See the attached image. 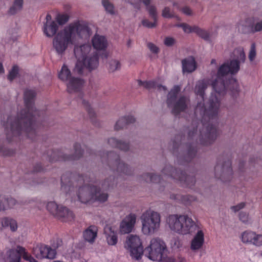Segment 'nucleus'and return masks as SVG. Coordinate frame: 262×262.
Masks as SVG:
<instances>
[{"mask_svg": "<svg viewBox=\"0 0 262 262\" xmlns=\"http://www.w3.org/2000/svg\"><path fill=\"white\" fill-rule=\"evenodd\" d=\"M216 74L212 76L211 85L215 79ZM227 81H225V90L224 93H217L212 86L214 92L210 96L209 105L207 108L204 104V98L205 91L209 84V80L203 79L198 80L195 84L194 93L196 96H199L202 100L198 103L195 109V114L198 116L200 114L202 117L200 123L198 124L196 128L190 130L188 133L189 139H195L198 138L200 143L204 145H208L213 142L216 138L218 133L216 126L212 124L213 120L216 119L220 111L221 101L219 96L224 95L227 90Z\"/></svg>", "mask_w": 262, "mask_h": 262, "instance_id": "nucleus-1", "label": "nucleus"}, {"mask_svg": "<svg viewBox=\"0 0 262 262\" xmlns=\"http://www.w3.org/2000/svg\"><path fill=\"white\" fill-rule=\"evenodd\" d=\"M35 96L36 92L34 90H26L24 92L25 109L16 116H8L7 121H3V124L8 140L24 132L31 138H32V135H35L36 116L39 114V111L34 107Z\"/></svg>", "mask_w": 262, "mask_h": 262, "instance_id": "nucleus-2", "label": "nucleus"}, {"mask_svg": "<svg viewBox=\"0 0 262 262\" xmlns=\"http://www.w3.org/2000/svg\"><path fill=\"white\" fill-rule=\"evenodd\" d=\"M166 224L170 230L182 235H192L190 249L194 252L201 250L205 243V232L201 225L187 214H171L167 216Z\"/></svg>", "mask_w": 262, "mask_h": 262, "instance_id": "nucleus-3", "label": "nucleus"}, {"mask_svg": "<svg viewBox=\"0 0 262 262\" xmlns=\"http://www.w3.org/2000/svg\"><path fill=\"white\" fill-rule=\"evenodd\" d=\"M61 188L67 195H71L74 185H82L79 187L77 192V199L81 203L86 204L94 201L104 202L107 200V193L90 184V178L88 176H79L76 180L72 177L71 174L68 173L61 176Z\"/></svg>", "mask_w": 262, "mask_h": 262, "instance_id": "nucleus-4", "label": "nucleus"}, {"mask_svg": "<svg viewBox=\"0 0 262 262\" xmlns=\"http://www.w3.org/2000/svg\"><path fill=\"white\" fill-rule=\"evenodd\" d=\"M92 32L86 22L76 21L58 32L53 40V47L57 54L63 55L69 46L74 45L77 38L88 39Z\"/></svg>", "mask_w": 262, "mask_h": 262, "instance_id": "nucleus-5", "label": "nucleus"}, {"mask_svg": "<svg viewBox=\"0 0 262 262\" xmlns=\"http://www.w3.org/2000/svg\"><path fill=\"white\" fill-rule=\"evenodd\" d=\"M232 56L233 59L224 62L218 68L216 78L212 82V86L217 93L225 92V79L227 75L236 74L240 70V64L246 60V55L242 47L235 49Z\"/></svg>", "mask_w": 262, "mask_h": 262, "instance_id": "nucleus-6", "label": "nucleus"}, {"mask_svg": "<svg viewBox=\"0 0 262 262\" xmlns=\"http://www.w3.org/2000/svg\"><path fill=\"white\" fill-rule=\"evenodd\" d=\"M74 54L77 59L74 72L82 74L84 68L89 71L96 69L99 65L98 53L89 43H85L74 48Z\"/></svg>", "mask_w": 262, "mask_h": 262, "instance_id": "nucleus-7", "label": "nucleus"}, {"mask_svg": "<svg viewBox=\"0 0 262 262\" xmlns=\"http://www.w3.org/2000/svg\"><path fill=\"white\" fill-rule=\"evenodd\" d=\"M141 231L145 235H151L157 232L160 229L161 216L156 211L148 209L140 216Z\"/></svg>", "mask_w": 262, "mask_h": 262, "instance_id": "nucleus-8", "label": "nucleus"}, {"mask_svg": "<svg viewBox=\"0 0 262 262\" xmlns=\"http://www.w3.org/2000/svg\"><path fill=\"white\" fill-rule=\"evenodd\" d=\"M180 90L179 85H174L167 95V105L171 108L172 113L174 115H178L180 112L184 111L190 103L189 99L185 96H181L177 99Z\"/></svg>", "mask_w": 262, "mask_h": 262, "instance_id": "nucleus-9", "label": "nucleus"}, {"mask_svg": "<svg viewBox=\"0 0 262 262\" xmlns=\"http://www.w3.org/2000/svg\"><path fill=\"white\" fill-rule=\"evenodd\" d=\"M58 77L61 80L66 82L67 90L70 93L79 91L84 84L83 79L72 76L70 70L64 64L58 74Z\"/></svg>", "mask_w": 262, "mask_h": 262, "instance_id": "nucleus-10", "label": "nucleus"}, {"mask_svg": "<svg viewBox=\"0 0 262 262\" xmlns=\"http://www.w3.org/2000/svg\"><path fill=\"white\" fill-rule=\"evenodd\" d=\"M166 249L164 242L160 238H152L149 245L144 250L145 255L153 261L161 260L164 251Z\"/></svg>", "mask_w": 262, "mask_h": 262, "instance_id": "nucleus-11", "label": "nucleus"}, {"mask_svg": "<svg viewBox=\"0 0 262 262\" xmlns=\"http://www.w3.org/2000/svg\"><path fill=\"white\" fill-rule=\"evenodd\" d=\"M125 248L130 253L133 259L140 260L143 254V248L140 237L136 235L127 236L124 245Z\"/></svg>", "mask_w": 262, "mask_h": 262, "instance_id": "nucleus-12", "label": "nucleus"}, {"mask_svg": "<svg viewBox=\"0 0 262 262\" xmlns=\"http://www.w3.org/2000/svg\"><path fill=\"white\" fill-rule=\"evenodd\" d=\"M162 173L180 181L181 183L185 184L189 187L193 185L194 182V179L193 177L187 176L185 172L173 169L170 165L166 166L163 169Z\"/></svg>", "mask_w": 262, "mask_h": 262, "instance_id": "nucleus-13", "label": "nucleus"}, {"mask_svg": "<svg viewBox=\"0 0 262 262\" xmlns=\"http://www.w3.org/2000/svg\"><path fill=\"white\" fill-rule=\"evenodd\" d=\"M101 158L102 161H106L110 166L116 167V169L115 167L112 168L113 170H116L118 172L125 174H129L130 173L128 167L125 165L124 163L120 162L119 156L116 154L110 152L104 155Z\"/></svg>", "mask_w": 262, "mask_h": 262, "instance_id": "nucleus-14", "label": "nucleus"}, {"mask_svg": "<svg viewBox=\"0 0 262 262\" xmlns=\"http://www.w3.org/2000/svg\"><path fill=\"white\" fill-rule=\"evenodd\" d=\"M239 238L244 244L253 245L256 247H262V234L247 230L241 233Z\"/></svg>", "mask_w": 262, "mask_h": 262, "instance_id": "nucleus-15", "label": "nucleus"}, {"mask_svg": "<svg viewBox=\"0 0 262 262\" xmlns=\"http://www.w3.org/2000/svg\"><path fill=\"white\" fill-rule=\"evenodd\" d=\"M74 155L72 156H67L61 151L57 150L53 151L49 160L51 162L57 161H66L77 160L82 155L83 151L81 149V146L79 144H75L74 146Z\"/></svg>", "mask_w": 262, "mask_h": 262, "instance_id": "nucleus-16", "label": "nucleus"}, {"mask_svg": "<svg viewBox=\"0 0 262 262\" xmlns=\"http://www.w3.org/2000/svg\"><path fill=\"white\" fill-rule=\"evenodd\" d=\"M32 252L39 259H54L56 255V251L54 249L45 245L36 246L33 248Z\"/></svg>", "mask_w": 262, "mask_h": 262, "instance_id": "nucleus-17", "label": "nucleus"}, {"mask_svg": "<svg viewBox=\"0 0 262 262\" xmlns=\"http://www.w3.org/2000/svg\"><path fill=\"white\" fill-rule=\"evenodd\" d=\"M137 216L134 213H130L126 215L121 222L119 226V231L121 234H125L130 233L135 225Z\"/></svg>", "mask_w": 262, "mask_h": 262, "instance_id": "nucleus-18", "label": "nucleus"}, {"mask_svg": "<svg viewBox=\"0 0 262 262\" xmlns=\"http://www.w3.org/2000/svg\"><path fill=\"white\" fill-rule=\"evenodd\" d=\"M231 163L230 161L228 160L225 161L224 163H221V162H218L217 164L214 168L215 174L216 177H218V173L221 172V176L219 178L222 181H225L224 177L226 175H231L232 174Z\"/></svg>", "mask_w": 262, "mask_h": 262, "instance_id": "nucleus-19", "label": "nucleus"}, {"mask_svg": "<svg viewBox=\"0 0 262 262\" xmlns=\"http://www.w3.org/2000/svg\"><path fill=\"white\" fill-rule=\"evenodd\" d=\"M92 43L97 51H104L108 46V41L104 36L95 34L92 39Z\"/></svg>", "mask_w": 262, "mask_h": 262, "instance_id": "nucleus-20", "label": "nucleus"}, {"mask_svg": "<svg viewBox=\"0 0 262 262\" xmlns=\"http://www.w3.org/2000/svg\"><path fill=\"white\" fill-rule=\"evenodd\" d=\"M181 63L183 73H191L196 69V62L195 58L192 56H188L183 59Z\"/></svg>", "mask_w": 262, "mask_h": 262, "instance_id": "nucleus-21", "label": "nucleus"}, {"mask_svg": "<svg viewBox=\"0 0 262 262\" xmlns=\"http://www.w3.org/2000/svg\"><path fill=\"white\" fill-rule=\"evenodd\" d=\"M245 25L247 27V31L252 33L259 32L262 30V19L259 21L256 20L254 18H248L245 21V24L240 25Z\"/></svg>", "mask_w": 262, "mask_h": 262, "instance_id": "nucleus-22", "label": "nucleus"}, {"mask_svg": "<svg viewBox=\"0 0 262 262\" xmlns=\"http://www.w3.org/2000/svg\"><path fill=\"white\" fill-rule=\"evenodd\" d=\"M7 228H9L12 232L16 231L18 228L16 221L9 217L0 219V230Z\"/></svg>", "mask_w": 262, "mask_h": 262, "instance_id": "nucleus-23", "label": "nucleus"}, {"mask_svg": "<svg viewBox=\"0 0 262 262\" xmlns=\"http://www.w3.org/2000/svg\"><path fill=\"white\" fill-rule=\"evenodd\" d=\"M104 231L107 244L111 246L116 245L118 242L117 232L110 226L105 227Z\"/></svg>", "mask_w": 262, "mask_h": 262, "instance_id": "nucleus-24", "label": "nucleus"}, {"mask_svg": "<svg viewBox=\"0 0 262 262\" xmlns=\"http://www.w3.org/2000/svg\"><path fill=\"white\" fill-rule=\"evenodd\" d=\"M58 28V25L55 21L50 23H45L43 31L47 37H52L56 34Z\"/></svg>", "mask_w": 262, "mask_h": 262, "instance_id": "nucleus-25", "label": "nucleus"}, {"mask_svg": "<svg viewBox=\"0 0 262 262\" xmlns=\"http://www.w3.org/2000/svg\"><path fill=\"white\" fill-rule=\"evenodd\" d=\"M97 227L95 226H90L83 232L84 239L90 243H93L97 235Z\"/></svg>", "mask_w": 262, "mask_h": 262, "instance_id": "nucleus-26", "label": "nucleus"}, {"mask_svg": "<svg viewBox=\"0 0 262 262\" xmlns=\"http://www.w3.org/2000/svg\"><path fill=\"white\" fill-rule=\"evenodd\" d=\"M58 212L59 213L56 216L61 219L63 222L71 221L74 219V215L73 212L66 207L61 206Z\"/></svg>", "mask_w": 262, "mask_h": 262, "instance_id": "nucleus-27", "label": "nucleus"}, {"mask_svg": "<svg viewBox=\"0 0 262 262\" xmlns=\"http://www.w3.org/2000/svg\"><path fill=\"white\" fill-rule=\"evenodd\" d=\"M135 121V118L132 115H128L121 117L116 122L114 127L115 129L119 130L122 129L126 125L134 122Z\"/></svg>", "mask_w": 262, "mask_h": 262, "instance_id": "nucleus-28", "label": "nucleus"}, {"mask_svg": "<svg viewBox=\"0 0 262 262\" xmlns=\"http://www.w3.org/2000/svg\"><path fill=\"white\" fill-rule=\"evenodd\" d=\"M139 84L148 89H155L160 91L166 92L167 88L165 86H163L158 84L154 81H142L141 80L138 81Z\"/></svg>", "mask_w": 262, "mask_h": 262, "instance_id": "nucleus-29", "label": "nucleus"}, {"mask_svg": "<svg viewBox=\"0 0 262 262\" xmlns=\"http://www.w3.org/2000/svg\"><path fill=\"white\" fill-rule=\"evenodd\" d=\"M1 206L4 207V210L13 208L16 204V200L12 198L0 196Z\"/></svg>", "mask_w": 262, "mask_h": 262, "instance_id": "nucleus-30", "label": "nucleus"}, {"mask_svg": "<svg viewBox=\"0 0 262 262\" xmlns=\"http://www.w3.org/2000/svg\"><path fill=\"white\" fill-rule=\"evenodd\" d=\"M108 143L112 146L118 148L121 150L126 151L128 149V144L121 142L120 141H118L114 138H110L108 140Z\"/></svg>", "mask_w": 262, "mask_h": 262, "instance_id": "nucleus-31", "label": "nucleus"}, {"mask_svg": "<svg viewBox=\"0 0 262 262\" xmlns=\"http://www.w3.org/2000/svg\"><path fill=\"white\" fill-rule=\"evenodd\" d=\"M9 262H20L22 253L19 252L18 246L16 249H10L8 252Z\"/></svg>", "mask_w": 262, "mask_h": 262, "instance_id": "nucleus-32", "label": "nucleus"}, {"mask_svg": "<svg viewBox=\"0 0 262 262\" xmlns=\"http://www.w3.org/2000/svg\"><path fill=\"white\" fill-rule=\"evenodd\" d=\"M23 0H14L13 5L9 10V13L10 14H14L20 11L23 8Z\"/></svg>", "mask_w": 262, "mask_h": 262, "instance_id": "nucleus-33", "label": "nucleus"}, {"mask_svg": "<svg viewBox=\"0 0 262 262\" xmlns=\"http://www.w3.org/2000/svg\"><path fill=\"white\" fill-rule=\"evenodd\" d=\"M60 207L61 206H58L55 202H50L47 204V210L55 216L59 213Z\"/></svg>", "mask_w": 262, "mask_h": 262, "instance_id": "nucleus-34", "label": "nucleus"}, {"mask_svg": "<svg viewBox=\"0 0 262 262\" xmlns=\"http://www.w3.org/2000/svg\"><path fill=\"white\" fill-rule=\"evenodd\" d=\"M146 9L148 12L149 15L153 20H158V13L156 7L151 3L145 5Z\"/></svg>", "mask_w": 262, "mask_h": 262, "instance_id": "nucleus-35", "label": "nucleus"}, {"mask_svg": "<svg viewBox=\"0 0 262 262\" xmlns=\"http://www.w3.org/2000/svg\"><path fill=\"white\" fill-rule=\"evenodd\" d=\"M125 2L132 5L135 9L139 10L142 3L144 5H147L151 3V0H125Z\"/></svg>", "mask_w": 262, "mask_h": 262, "instance_id": "nucleus-36", "label": "nucleus"}, {"mask_svg": "<svg viewBox=\"0 0 262 262\" xmlns=\"http://www.w3.org/2000/svg\"><path fill=\"white\" fill-rule=\"evenodd\" d=\"M18 250L19 252L22 253V256L25 260L29 262H38L26 251L25 248L21 246H18Z\"/></svg>", "mask_w": 262, "mask_h": 262, "instance_id": "nucleus-37", "label": "nucleus"}, {"mask_svg": "<svg viewBox=\"0 0 262 262\" xmlns=\"http://www.w3.org/2000/svg\"><path fill=\"white\" fill-rule=\"evenodd\" d=\"M102 4L108 13L112 15L115 14L114 5L108 0H102Z\"/></svg>", "mask_w": 262, "mask_h": 262, "instance_id": "nucleus-38", "label": "nucleus"}, {"mask_svg": "<svg viewBox=\"0 0 262 262\" xmlns=\"http://www.w3.org/2000/svg\"><path fill=\"white\" fill-rule=\"evenodd\" d=\"M143 177L145 181L148 183H158L160 182L161 181L160 177L155 174L147 173L143 176Z\"/></svg>", "mask_w": 262, "mask_h": 262, "instance_id": "nucleus-39", "label": "nucleus"}, {"mask_svg": "<svg viewBox=\"0 0 262 262\" xmlns=\"http://www.w3.org/2000/svg\"><path fill=\"white\" fill-rule=\"evenodd\" d=\"M195 29V32L201 38L207 41L210 40V36L208 32L203 29H201L199 27L196 26Z\"/></svg>", "mask_w": 262, "mask_h": 262, "instance_id": "nucleus-40", "label": "nucleus"}, {"mask_svg": "<svg viewBox=\"0 0 262 262\" xmlns=\"http://www.w3.org/2000/svg\"><path fill=\"white\" fill-rule=\"evenodd\" d=\"M121 68L120 62L117 60H112L109 62L108 70L111 72H114Z\"/></svg>", "mask_w": 262, "mask_h": 262, "instance_id": "nucleus-41", "label": "nucleus"}, {"mask_svg": "<svg viewBox=\"0 0 262 262\" xmlns=\"http://www.w3.org/2000/svg\"><path fill=\"white\" fill-rule=\"evenodd\" d=\"M170 245L173 249H180L183 246V241L179 237H174L171 240Z\"/></svg>", "mask_w": 262, "mask_h": 262, "instance_id": "nucleus-42", "label": "nucleus"}, {"mask_svg": "<svg viewBox=\"0 0 262 262\" xmlns=\"http://www.w3.org/2000/svg\"><path fill=\"white\" fill-rule=\"evenodd\" d=\"M176 26L178 27H181L183 29L184 32L187 33H189L191 32H195V28L196 27V26H190L186 24H181L176 25Z\"/></svg>", "mask_w": 262, "mask_h": 262, "instance_id": "nucleus-43", "label": "nucleus"}, {"mask_svg": "<svg viewBox=\"0 0 262 262\" xmlns=\"http://www.w3.org/2000/svg\"><path fill=\"white\" fill-rule=\"evenodd\" d=\"M230 82H232L233 85L232 90H231L232 95L233 97H236L239 91L238 84L237 81L234 79H232Z\"/></svg>", "mask_w": 262, "mask_h": 262, "instance_id": "nucleus-44", "label": "nucleus"}, {"mask_svg": "<svg viewBox=\"0 0 262 262\" xmlns=\"http://www.w3.org/2000/svg\"><path fill=\"white\" fill-rule=\"evenodd\" d=\"M158 20H153V22L150 21L147 19H143L142 20V25L148 28H156L157 26Z\"/></svg>", "mask_w": 262, "mask_h": 262, "instance_id": "nucleus-45", "label": "nucleus"}, {"mask_svg": "<svg viewBox=\"0 0 262 262\" xmlns=\"http://www.w3.org/2000/svg\"><path fill=\"white\" fill-rule=\"evenodd\" d=\"M81 101H82V104H83L85 109L88 111L90 117L91 118L94 117L95 115V112L93 110V109L91 107V105H90L89 102L85 100H83V99H81Z\"/></svg>", "mask_w": 262, "mask_h": 262, "instance_id": "nucleus-46", "label": "nucleus"}, {"mask_svg": "<svg viewBox=\"0 0 262 262\" xmlns=\"http://www.w3.org/2000/svg\"><path fill=\"white\" fill-rule=\"evenodd\" d=\"M256 55V46L254 43H252L250 50L248 55V58L250 61H253Z\"/></svg>", "mask_w": 262, "mask_h": 262, "instance_id": "nucleus-47", "label": "nucleus"}, {"mask_svg": "<svg viewBox=\"0 0 262 262\" xmlns=\"http://www.w3.org/2000/svg\"><path fill=\"white\" fill-rule=\"evenodd\" d=\"M18 72V67L16 66H13L8 76V79L10 81L13 80L16 77Z\"/></svg>", "mask_w": 262, "mask_h": 262, "instance_id": "nucleus-48", "label": "nucleus"}, {"mask_svg": "<svg viewBox=\"0 0 262 262\" xmlns=\"http://www.w3.org/2000/svg\"><path fill=\"white\" fill-rule=\"evenodd\" d=\"M162 15L165 18H172L174 16L172 12L170 11L168 7H165L162 11Z\"/></svg>", "mask_w": 262, "mask_h": 262, "instance_id": "nucleus-49", "label": "nucleus"}, {"mask_svg": "<svg viewBox=\"0 0 262 262\" xmlns=\"http://www.w3.org/2000/svg\"><path fill=\"white\" fill-rule=\"evenodd\" d=\"M69 17L65 14L58 15L56 17V20L59 25L64 24L68 21Z\"/></svg>", "mask_w": 262, "mask_h": 262, "instance_id": "nucleus-50", "label": "nucleus"}, {"mask_svg": "<svg viewBox=\"0 0 262 262\" xmlns=\"http://www.w3.org/2000/svg\"><path fill=\"white\" fill-rule=\"evenodd\" d=\"M62 240L59 238H56L54 239L52 242V248L56 251V249L61 246L62 245Z\"/></svg>", "mask_w": 262, "mask_h": 262, "instance_id": "nucleus-51", "label": "nucleus"}, {"mask_svg": "<svg viewBox=\"0 0 262 262\" xmlns=\"http://www.w3.org/2000/svg\"><path fill=\"white\" fill-rule=\"evenodd\" d=\"M239 220L244 223H248L250 220L248 214L243 212L239 213Z\"/></svg>", "mask_w": 262, "mask_h": 262, "instance_id": "nucleus-52", "label": "nucleus"}, {"mask_svg": "<svg viewBox=\"0 0 262 262\" xmlns=\"http://www.w3.org/2000/svg\"><path fill=\"white\" fill-rule=\"evenodd\" d=\"M175 42V39L171 37H166L164 41V45L167 47H171L173 46Z\"/></svg>", "mask_w": 262, "mask_h": 262, "instance_id": "nucleus-53", "label": "nucleus"}, {"mask_svg": "<svg viewBox=\"0 0 262 262\" xmlns=\"http://www.w3.org/2000/svg\"><path fill=\"white\" fill-rule=\"evenodd\" d=\"M147 47L153 53L157 54L159 52V48L152 42L147 43Z\"/></svg>", "mask_w": 262, "mask_h": 262, "instance_id": "nucleus-54", "label": "nucleus"}, {"mask_svg": "<svg viewBox=\"0 0 262 262\" xmlns=\"http://www.w3.org/2000/svg\"><path fill=\"white\" fill-rule=\"evenodd\" d=\"M245 206V204L244 203H241L236 206H233L231 207V209L234 212H237L239 210L243 209Z\"/></svg>", "mask_w": 262, "mask_h": 262, "instance_id": "nucleus-55", "label": "nucleus"}, {"mask_svg": "<svg viewBox=\"0 0 262 262\" xmlns=\"http://www.w3.org/2000/svg\"><path fill=\"white\" fill-rule=\"evenodd\" d=\"M196 152V149L195 147H193L192 145H190L188 150V154L190 157L194 156L195 155Z\"/></svg>", "mask_w": 262, "mask_h": 262, "instance_id": "nucleus-56", "label": "nucleus"}, {"mask_svg": "<svg viewBox=\"0 0 262 262\" xmlns=\"http://www.w3.org/2000/svg\"><path fill=\"white\" fill-rule=\"evenodd\" d=\"M195 200L194 198L191 197V196H184L182 198V201L185 203L187 204V202H191L192 201H194Z\"/></svg>", "mask_w": 262, "mask_h": 262, "instance_id": "nucleus-57", "label": "nucleus"}, {"mask_svg": "<svg viewBox=\"0 0 262 262\" xmlns=\"http://www.w3.org/2000/svg\"><path fill=\"white\" fill-rule=\"evenodd\" d=\"M0 153L5 156L10 155L11 154L9 151H7L5 148L2 146H0Z\"/></svg>", "mask_w": 262, "mask_h": 262, "instance_id": "nucleus-58", "label": "nucleus"}, {"mask_svg": "<svg viewBox=\"0 0 262 262\" xmlns=\"http://www.w3.org/2000/svg\"><path fill=\"white\" fill-rule=\"evenodd\" d=\"M182 11L186 15H190L191 14V11L190 9L187 7L183 8Z\"/></svg>", "mask_w": 262, "mask_h": 262, "instance_id": "nucleus-59", "label": "nucleus"}, {"mask_svg": "<svg viewBox=\"0 0 262 262\" xmlns=\"http://www.w3.org/2000/svg\"><path fill=\"white\" fill-rule=\"evenodd\" d=\"M54 21V20H52V17L50 14H48L46 17V22L45 23H50Z\"/></svg>", "mask_w": 262, "mask_h": 262, "instance_id": "nucleus-60", "label": "nucleus"}, {"mask_svg": "<svg viewBox=\"0 0 262 262\" xmlns=\"http://www.w3.org/2000/svg\"><path fill=\"white\" fill-rule=\"evenodd\" d=\"M161 262H174V260L173 258L169 257L162 261Z\"/></svg>", "mask_w": 262, "mask_h": 262, "instance_id": "nucleus-61", "label": "nucleus"}, {"mask_svg": "<svg viewBox=\"0 0 262 262\" xmlns=\"http://www.w3.org/2000/svg\"><path fill=\"white\" fill-rule=\"evenodd\" d=\"M4 73V69L2 63L0 62V74H3Z\"/></svg>", "mask_w": 262, "mask_h": 262, "instance_id": "nucleus-62", "label": "nucleus"}, {"mask_svg": "<svg viewBox=\"0 0 262 262\" xmlns=\"http://www.w3.org/2000/svg\"><path fill=\"white\" fill-rule=\"evenodd\" d=\"M179 196H177L176 195H171L170 196V198L172 199H173V200H178L179 199Z\"/></svg>", "mask_w": 262, "mask_h": 262, "instance_id": "nucleus-63", "label": "nucleus"}, {"mask_svg": "<svg viewBox=\"0 0 262 262\" xmlns=\"http://www.w3.org/2000/svg\"><path fill=\"white\" fill-rule=\"evenodd\" d=\"M211 63L212 64H216V60H215V59H212L211 60Z\"/></svg>", "mask_w": 262, "mask_h": 262, "instance_id": "nucleus-64", "label": "nucleus"}]
</instances>
